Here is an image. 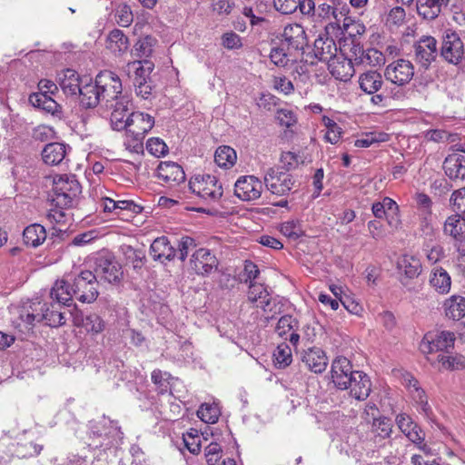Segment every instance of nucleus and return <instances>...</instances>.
Instances as JSON below:
<instances>
[{"label": "nucleus", "mask_w": 465, "mask_h": 465, "mask_svg": "<svg viewBox=\"0 0 465 465\" xmlns=\"http://www.w3.org/2000/svg\"><path fill=\"white\" fill-rule=\"evenodd\" d=\"M81 189L74 175H61L54 181L52 202L56 207L70 208L81 193Z\"/></svg>", "instance_id": "nucleus-1"}, {"label": "nucleus", "mask_w": 465, "mask_h": 465, "mask_svg": "<svg viewBox=\"0 0 465 465\" xmlns=\"http://www.w3.org/2000/svg\"><path fill=\"white\" fill-rule=\"evenodd\" d=\"M440 55L450 64L458 65L462 62L465 55V47L460 35L456 31L446 29L443 32Z\"/></svg>", "instance_id": "nucleus-2"}, {"label": "nucleus", "mask_w": 465, "mask_h": 465, "mask_svg": "<svg viewBox=\"0 0 465 465\" xmlns=\"http://www.w3.org/2000/svg\"><path fill=\"white\" fill-rule=\"evenodd\" d=\"M191 191L207 203H216L223 196L222 184L211 174L196 175L189 182Z\"/></svg>", "instance_id": "nucleus-3"}, {"label": "nucleus", "mask_w": 465, "mask_h": 465, "mask_svg": "<svg viewBox=\"0 0 465 465\" xmlns=\"http://www.w3.org/2000/svg\"><path fill=\"white\" fill-rule=\"evenodd\" d=\"M95 83L105 106H109V104L119 100L120 97H126L122 94L123 85L120 77L112 71L100 72L95 77Z\"/></svg>", "instance_id": "nucleus-4"}, {"label": "nucleus", "mask_w": 465, "mask_h": 465, "mask_svg": "<svg viewBox=\"0 0 465 465\" xmlns=\"http://www.w3.org/2000/svg\"><path fill=\"white\" fill-rule=\"evenodd\" d=\"M73 293L81 302L91 303L98 295L99 281L92 271H82L73 282Z\"/></svg>", "instance_id": "nucleus-5"}, {"label": "nucleus", "mask_w": 465, "mask_h": 465, "mask_svg": "<svg viewBox=\"0 0 465 465\" xmlns=\"http://www.w3.org/2000/svg\"><path fill=\"white\" fill-rule=\"evenodd\" d=\"M455 340L454 332L450 331L428 332L420 343V350L424 354L435 351L448 352L450 349H453Z\"/></svg>", "instance_id": "nucleus-6"}, {"label": "nucleus", "mask_w": 465, "mask_h": 465, "mask_svg": "<svg viewBox=\"0 0 465 465\" xmlns=\"http://www.w3.org/2000/svg\"><path fill=\"white\" fill-rule=\"evenodd\" d=\"M94 264V272H93L96 275L99 282L115 283L120 282L123 274L122 268L112 254H99L95 259Z\"/></svg>", "instance_id": "nucleus-7"}, {"label": "nucleus", "mask_w": 465, "mask_h": 465, "mask_svg": "<svg viewBox=\"0 0 465 465\" xmlns=\"http://www.w3.org/2000/svg\"><path fill=\"white\" fill-rule=\"evenodd\" d=\"M266 188L278 196L288 194L294 185L292 174L280 171L279 168H269L263 177Z\"/></svg>", "instance_id": "nucleus-8"}, {"label": "nucleus", "mask_w": 465, "mask_h": 465, "mask_svg": "<svg viewBox=\"0 0 465 465\" xmlns=\"http://www.w3.org/2000/svg\"><path fill=\"white\" fill-rule=\"evenodd\" d=\"M396 423L401 431L423 453L430 455V448L424 443L425 433L421 428L415 423L412 419L405 414L401 413L396 416Z\"/></svg>", "instance_id": "nucleus-9"}, {"label": "nucleus", "mask_w": 465, "mask_h": 465, "mask_svg": "<svg viewBox=\"0 0 465 465\" xmlns=\"http://www.w3.org/2000/svg\"><path fill=\"white\" fill-rule=\"evenodd\" d=\"M359 371L352 369V364L346 357H336L331 366V381L336 388L340 390H347L350 386V381L354 374Z\"/></svg>", "instance_id": "nucleus-10"}, {"label": "nucleus", "mask_w": 465, "mask_h": 465, "mask_svg": "<svg viewBox=\"0 0 465 465\" xmlns=\"http://www.w3.org/2000/svg\"><path fill=\"white\" fill-rule=\"evenodd\" d=\"M414 75V66L405 59H398L389 64L384 71L385 78L392 84L402 86L408 84Z\"/></svg>", "instance_id": "nucleus-11"}, {"label": "nucleus", "mask_w": 465, "mask_h": 465, "mask_svg": "<svg viewBox=\"0 0 465 465\" xmlns=\"http://www.w3.org/2000/svg\"><path fill=\"white\" fill-rule=\"evenodd\" d=\"M413 48L416 63L424 69H428L438 55L437 40L433 36L420 37Z\"/></svg>", "instance_id": "nucleus-12"}, {"label": "nucleus", "mask_w": 465, "mask_h": 465, "mask_svg": "<svg viewBox=\"0 0 465 465\" xmlns=\"http://www.w3.org/2000/svg\"><path fill=\"white\" fill-rule=\"evenodd\" d=\"M262 183L253 175H244L234 183V194L242 201H254L261 197Z\"/></svg>", "instance_id": "nucleus-13"}, {"label": "nucleus", "mask_w": 465, "mask_h": 465, "mask_svg": "<svg viewBox=\"0 0 465 465\" xmlns=\"http://www.w3.org/2000/svg\"><path fill=\"white\" fill-rule=\"evenodd\" d=\"M190 266L198 275H209L218 268V260L210 250L201 248L196 250L191 259Z\"/></svg>", "instance_id": "nucleus-14"}, {"label": "nucleus", "mask_w": 465, "mask_h": 465, "mask_svg": "<svg viewBox=\"0 0 465 465\" xmlns=\"http://www.w3.org/2000/svg\"><path fill=\"white\" fill-rule=\"evenodd\" d=\"M60 304L45 303L41 307V312L27 314L28 322H45L50 327H59L65 324L64 312H60Z\"/></svg>", "instance_id": "nucleus-15"}, {"label": "nucleus", "mask_w": 465, "mask_h": 465, "mask_svg": "<svg viewBox=\"0 0 465 465\" xmlns=\"http://www.w3.org/2000/svg\"><path fill=\"white\" fill-rule=\"evenodd\" d=\"M154 119L148 114L134 112L130 114L129 124L126 132L134 136L136 141L143 139L144 135L152 130Z\"/></svg>", "instance_id": "nucleus-16"}, {"label": "nucleus", "mask_w": 465, "mask_h": 465, "mask_svg": "<svg viewBox=\"0 0 465 465\" xmlns=\"http://www.w3.org/2000/svg\"><path fill=\"white\" fill-rule=\"evenodd\" d=\"M282 41L295 51H302L308 45L305 29L299 24L287 25L282 33Z\"/></svg>", "instance_id": "nucleus-17"}, {"label": "nucleus", "mask_w": 465, "mask_h": 465, "mask_svg": "<svg viewBox=\"0 0 465 465\" xmlns=\"http://www.w3.org/2000/svg\"><path fill=\"white\" fill-rule=\"evenodd\" d=\"M129 104L130 100L128 96L120 97L119 100L109 104L108 107L113 109L110 120L112 127L114 130H126L130 119V114H128Z\"/></svg>", "instance_id": "nucleus-18"}, {"label": "nucleus", "mask_w": 465, "mask_h": 465, "mask_svg": "<svg viewBox=\"0 0 465 465\" xmlns=\"http://www.w3.org/2000/svg\"><path fill=\"white\" fill-rule=\"evenodd\" d=\"M397 269L401 275V282L407 285L409 281L417 278L421 272V263L412 255H403L398 259Z\"/></svg>", "instance_id": "nucleus-19"}, {"label": "nucleus", "mask_w": 465, "mask_h": 465, "mask_svg": "<svg viewBox=\"0 0 465 465\" xmlns=\"http://www.w3.org/2000/svg\"><path fill=\"white\" fill-rule=\"evenodd\" d=\"M312 52L316 59L329 64L338 54V48L333 38L323 35L314 41Z\"/></svg>", "instance_id": "nucleus-20"}, {"label": "nucleus", "mask_w": 465, "mask_h": 465, "mask_svg": "<svg viewBox=\"0 0 465 465\" xmlns=\"http://www.w3.org/2000/svg\"><path fill=\"white\" fill-rule=\"evenodd\" d=\"M156 173L161 181L171 186L185 181V173L182 166L173 162H162Z\"/></svg>", "instance_id": "nucleus-21"}, {"label": "nucleus", "mask_w": 465, "mask_h": 465, "mask_svg": "<svg viewBox=\"0 0 465 465\" xmlns=\"http://www.w3.org/2000/svg\"><path fill=\"white\" fill-rule=\"evenodd\" d=\"M328 68L332 76L347 82L354 74V64L342 54H337L329 64Z\"/></svg>", "instance_id": "nucleus-22"}, {"label": "nucleus", "mask_w": 465, "mask_h": 465, "mask_svg": "<svg viewBox=\"0 0 465 465\" xmlns=\"http://www.w3.org/2000/svg\"><path fill=\"white\" fill-rule=\"evenodd\" d=\"M302 360L307 368L316 374L322 373L328 365L325 352L318 347L308 348L304 351Z\"/></svg>", "instance_id": "nucleus-23"}, {"label": "nucleus", "mask_w": 465, "mask_h": 465, "mask_svg": "<svg viewBox=\"0 0 465 465\" xmlns=\"http://www.w3.org/2000/svg\"><path fill=\"white\" fill-rule=\"evenodd\" d=\"M154 64L147 60H135L129 62L125 66V72L134 84L149 80V76L153 70Z\"/></svg>", "instance_id": "nucleus-24"}, {"label": "nucleus", "mask_w": 465, "mask_h": 465, "mask_svg": "<svg viewBox=\"0 0 465 465\" xmlns=\"http://www.w3.org/2000/svg\"><path fill=\"white\" fill-rule=\"evenodd\" d=\"M349 389L351 397L358 401H364L371 391V380L364 372L358 371L350 381Z\"/></svg>", "instance_id": "nucleus-25"}, {"label": "nucleus", "mask_w": 465, "mask_h": 465, "mask_svg": "<svg viewBox=\"0 0 465 465\" xmlns=\"http://www.w3.org/2000/svg\"><path fill=\"white\" fill-rule=\"evenodd\" d=\"M61 89L66 95L77 96L81 91L80 76L73 69H65L58 74Z\"/></svg>", "instance_id": "nucleus-26"}, {"label": "nucleus", "mask_w": 465, "mask_h": 465, "mask_svg": "<svg viewBox=\"0 0 465 465\" xmlns=\"http://www.w3.org/2000/svg\"><path fill=\"white\" fill-rule=\"evenodd\" d=\"M150 254L155 261L164 262L172 261L176 255V250L164 236L156 238L150 247Z\"/></svg>", "instance_id": "nucleus-27"}, {"label": "nucleus", "mask_w": 465, "mask_h": 465, "mask_svg": "<svg viewBox=\"0 0 465 465\" xmlns=\"http://www.w3.org/2000/svg\"><path fill=\"white\" fill-rule=\"evenodd\" d=\"M30 104L53 116L61 117L62 107L51 96L45 93H34L29 96Z\"/></svg>", "instance_id": "nucleus-28"}, {"label": "nucleus", "mask_w": 465, "mask_h": 465, "mask_svg": "<svg viewBox=\"0 0 465 465\" xmlns=\"http://www.w3.org/2000/svg\"><path fill=\"white\" fill-rule=\"evenodd\" d=\"M444 169L450 179L465 180V156L460 153L449 155L444 161Z\"/></svg>", "instance_id": "nucleus-29"}, {"label": "nucleus", "mask_w": 465, "mask_h": 465, "mask_svg": "<svg viewBox=\"0 0 465 465\" xmlns=\"http://www.w3.org/2000/svg\"><path fill=\"white\" fill-rule=\"evenodd\" d=\"M51 298L58 304L70 306L74 293H73V285H69L64 280H58L54 282L50 291Z\"/></svg>", "instance_id": "nucleus-30"}, {"label": "nucleus", "mask_w": 465, "mask_h": 465, "mask_svg": "<svg viewBox=\"0 0 465 465\" xmlns=\"http://www.w3.org/2000/svg\"><path fill=\"white\" fill-rule=\"evenodd\" d=\"M66 148L64 143H51L42 151L43 161L49 165L59 164L65 157Z\"/></svg>", "instance_id": "nucleus-31"}, {"label": "nucleus", "mask_w": 465, "mask_h": 465, "mask_svg": "<svg viewBox=\"0 0 465 465\" xmlns=\"http://www.w3.org/2000/svg\"><path fill=\"white\" fill-rule=\"evenodd\" d=\"M77 96H80V103L84 108H94L103 103L96 83L83 85Z\"/></svg>", "instance_id": "nucleus-32"}, {"label": "nucleus", "mask_w": 465, "mask_h": 465, "mask_svg": "<svg viewBox=\"0 0 465 465\" xmlns=\"http://www.w3.org/2000/svg\"><path fill=\"white\" fill-rule=\"evenodd\" d=\"M361 89L369 94H374L382 86V76L377 71H368L359 77Z\"/></svg>", "instance_id": "nucleus-33"}, {"label": "nucleus", "mask_w": 465, "mask_h": 465, "mask_svg": "<svg viewBox=\"0 0 465 465\" xmlns=\"http://www.w3.org/2000/svg\"><path fill=\"white\" fill-rule=\"evenodd\" d=\"M107 49L115 55H120L129 47L128 37L120 29L112 30L107 36Z\"/></svg>", "instance_id": "nucleus-34"}, {"label": "nucleus", "mask_w": 465, "mask_h": 465, "mask_svg": "<svg viewBox=\"0 0 465 465\" xmlns=\"http://www.w3.org/2000/svg\"><path fill=\"white\" fill-rule=\"evenodd\" d=\"M444 308L449 319L459 321L465 316V298L452 296L445 302Z\"/></svg>", "instance_id": "nucleus-35"}, {"label": "nucleus", "mask_w": 465, "mask_h": 465, "mask_svg": "<svg viewBox=\"0 0 465 465\" xmlns=\"http://www.w3.org/2000/svg\"><path fill=\"white\" fill-rule=\"evenodd\" d=\"M46 238V232L44 226L35 223L27 226L23 232V239L26 245L37 247Z\"/></svg>", "instance_id": "nucleus-36"}, {"label": "nucleus", "mask_w": 465, "mask_h": 465, "mask_svg": "<svg viewBox=\"0 0 465 465\" xmlns=\"http://www.w3.org/2000/svg\"><path fill=\"white\" fill-rule=\"evenodd\" d=\"M444 232L455 239H461L465 236V217L458 213L450 216L444 223Z\"/></svg>", "instance_id": "nucleus-37"}, {"label": "nucleus", "mask_w": 465, "mask_h": 465, "mask_svg": "<svg viewBox=\"0 0 465 465\" xmlns=\"http://www.w3.org/2000/svg\"><path fill=\"white\" fill-rule=\"evenodd\" d=\"M431 286L440 293H446L450 289V277L442 268H437L430 280Z\"/></svg>", "instance_id": "nucleus-38"}, {"label": "nucleus", "mask_w": 465, "mask_h": 465, "mask_svg": "<svg viewBox=\"0 0 465 465\" xmlns=\"http://www.w3.org/2000/svg\"><path fill=\"white\" fill-rule=\"evenodd\" d=\"M248 299L252 302H259L258 307L264 308L270 303L269 292L262 284L249 283Z\"/></svg>", "instance_id": "nucleus-39"}, {"label": "nucleus", "mask_w": 465, "mask_h": 465, "mask_svg": "<svg viewBox=\"0 0 465 465\" xmlns=\"http://www.w3.org/2000/svg\"><path fill=\"white\" fill-rule=\"evenodd\" d=\"M236 152L230 146H220L214 154L215 163L223 168L231 167L236 161Z\"/></svg>", "instance_id": "nucleus-40"}, {"label": "nucleus", "mask_w": 465, "mask_h": 465, "mask_svg": "<svg viewBox=\"0 0 465 465\" xmlns=\"http://www.w3.org/2000/svg\"><path fill=\"white\" fill-rule=\"evenodd\" d=\"M156 40L151 35H146L140 38L134 45L133 54L135 57L146 59L153 54V47Z\"/></svg>", "instance_id": "nucleus-41"}, {"label": "nucleus", "mask_w": 465, "mask_h": 465, "mask_svg": "<svg viewBox=\"0 0 465 465\" xmlns=\"http://www.w3.org/2000/svg\"><path fill=\"white\" fill-rule=\"evenodd\" d=\"M361 57L359 56L358 64L369 65V66H378L384 64L385 63V55L379 50L375 48H369L364 51V53L361 54Z\"/></svg>", "instance_id": "nucleus-42"}, {"label": "nucleus", "mask_w": 465, "mask_h": 465, "mask_svg": "<svg viewBox=\"0 0 465 465\" xmlns=\"http://www.w3.org/2000/svg\"><path fill=\"white\" fill-rule=\"evenodd\" d=\"M438 361L444 370L460 371L465 370V356L461 354L438 356Z\"/></svg>", "instance_id": "nucleus-43"}, {"label": "nucleus", "mask_w": 465, "mask_h": 465, "mask_svg": "<svg viewBox=\"0 0 465 465\" xmlns=\"http://www.w3.org/2000/svg\"><path fill=\"white\" fill-rule=\"evenodd\" d=\"M274 364L276 367L282 369L289 366L292 362V350L286 343L277 346L273 352Z\"/></svg>", "instance_id": "nucleus-44"}, {"label": "nucleus", "mask_w": 465, "mask_h": 465, "mask_svg": "<svg viewBox=\"0 0 465 465\" xmlns=\"http://www.w3.org/2000/svg\"><path fill=\"white\" fill-rule=\"evenodd\" d=\"M280 232L292 240H298L304 235V231L298 220H290L281 224Z\"/></svg>", "instance_id": "nucleus-45"}, {"label": "nucleus", "mask_w": 465, "mask_h": 465, "mask_svg": "<svg viewBox=\"0 0 465 465\" xmlns=\"http://www.w3.org/2000/svg\"><path fill=\"white\" fill-rule=\"evenodd\" d=\"M389 140V134L381 132H371L365 134L361 138L355 140L356 147L367 148L374 143L386 142Z\"/></svg>", "instance_id": "nucleus-46"}, {"label": "nucleus", "mask_w": 465, "mask_h": 465, "mask_svg": "<svg viewBox=\"0 0 465 465\" xmlns=\"http://www.w3.org/2000/svg\"><path fill=\"white\" fill-rule=\"evenodd\" d=\"M114 18L118 25L128 27L134 21V15L130 5L120 4L114 11Z\"/></svg>", "instance_id": "nucleus-47"}, {"label": "nucleus", "mask_w": 465, "mask_h": 465, "mask_svg": "<svg viewBox=\"0 0 465 465\" xmlns=\"http://www.w3.org/2000/svg\"><path fill=\"white\" fill-rule=\"evenodd\" d=\"M339 15H341V13H338V10L335 7L328 4H321L316 7V12L313 15L312 21L319 22L321 20H327L333 17L337 22H339Z\"/></svg>", "instance_id": "nucleus-48"}, {"label": "nucleus", "mask_w": 465, "mask_h": 465, "mask_svg": "<svg viewBox=\"0 0 465 465\" xmlns=\"http://www.w3.org/2000/svg\"><path fill=\"white\" fill-rule=\"evenodd\" d=\"M197 416L204 422L213 424L220 416V411L215 405L203 404L197 411Z\"/></svg>", "instance_id": "nucleus-49"}, {"label": "nucleus", "mask_w": 465, "mask_h": 465, "mask_svg": "<svg viewBox=\"0 0 465 465\" xmlns=\"http://www.w3.org/2000/svg\"><path fill=\"white\" fill-rule=\"evenodd\" d=\"M298 322L292 315H284L281 317L277 322L275 332L282 338L285 337L288 332L296 329Z\"/></svg>", "instance_id": "nucleus-50"}, {"label": "nucleus", "mask_w": 465, "mask_h": 465, "mask_svg": "<svg viewBox=\"0 0 465 465\" xmlns=\"http://www.w3.org/2000/svg\"><path fill=\"white\" fill-rule=\"evenodd\" d=\"M43 450V446L29 442L26 444H17L15 450V455L17 458L25 459L36 456L40 454Z\"/></svg>", "instance_id": "nucleus-51"}, {"label": "nucleus", "mask_w": 465, "mask_h": 465, "mask_svg": "<svg viewBox=\"0 0 465 465\" xmlns=\"http://www.w3.org/2000/svg\"><path fill=\"white\" fill-rule=\"evenodd\" d=\"M417 12L423 19L433 20L440 14L438 7L430 5L429 0H418Z\"/></svg>", "instance_id": "nucleus-52"}, {"label": "nucleus", "mask_w": 465, "mask_h": 465, "mask_svg": "<svg viewBox=\"0 0 465 465\" xmlns=\"http://www.w3.org/2000/svg\"><path fill=\"white\" fill-rule=\"evenodd\" d=\"M82 325L88 331L94 333L103 331L104 328V321L96 313L87 315L84 319H82Z\"/></svg>", "instance_id": "nucleus-53"}, {"label": "nucleus", "mask_w": 465, "mask_h": 465, "mask_svg": "<svg viewBox=\"0 0 465 465\" xmlns=\"http://www.w3.org/2000/svg\"><path fill=\"white\" fill-rule=\"evenodd\" d=\"M134 85L136 95L142 99L151 102L155 97L153 87L150 79L138 82L137 84H134Z\"/></svg>", "instance_id": "nucleus-54"}, {"label": "nucleus", "mask_w": 465, "mask_h": 465, "mask_svg": "<svg viewBox=\"0 0 465 465\" xmlns=\"http://www.w3.org/2000/svg\"><path fill=\"white\" fill-rule=\"evenodd\" d=\"M372 428L382 438L390 437L392 431V424L390 419L379 417L372 421Z\"/></svg>", "instance_id": "nucleus-55"}, {"label": "nucleus", "mask_w": 465, "mask_h": 465, "mask_svg": "<svg viewBox=\"0 0 465 465\" xmlns=\"http://www.w3.org/2000/svg\"><path fill=\"white\" fill-rule=\"evenodd\" d=\"M171 375L167 372H163L161 370H154L152 372V381L157 386L160 393H164L169 389V378Z\"/></svg>", "instance_id": "nucleus-56"}, {"label": "nucleus", "mask_w": 465, "mask_h": 465, "mask_svg": "<svg viewBox=\"0 0 465 465\" xmlns=\"http://www.w3.org/2000/svg\"><path fill=\"white\" fill-rule=\"evenodd\" d=\"M260 274V271L255 263H253L252 261H245L244 262V268L242 273L241 276V281L244 283H251L253 282V280H255L258 275Z\"/></svg>", "instance_id": "nucleus-57"}, {"label": "nucleus", "mask_w": 465, "mask_h": 465, "mask_svg": "<svg viewBox=\"0 0 465 465\" xmlns=\"http://www.w3.org/2000/svg\"><path fill=\"white\" fill-rule=\"evenodd\" d=\"M276 120L282 126L290 128L296 124L297 117L294 113L288 109H279L276 113Z\"/></svg>", "instance_id": "nucleus-58"}, {"label": "nucleus", "mask_w": 465, "mask_h": 465, "mask_svg": "<svg viewBox=\"0 0 465 465\" xmlns=\"http://www.w3.org/2000/svg\"><path fill=\"white\" fill-rule=\"evenodd\" d=\"M147 151L153 156L160 157L168 151L167 145L159 138H150L146 144Z\"/></svg>", "instance_id": "nucleus-59"}, {"label": "nucleus", "mask_w": 465, "mask_h": 465, "mask_svg": "<svg viewBox=\"0 0 465 465\" xmlns=\"http://www.w3.org/2000/svg\"><path fill=\"white\" fill-rule=\"evenodd\" d=\"M274 8L283 14H293L299 6V0H273Z\"/></svg>", "instance_id": "nucleus-60"}, {"label": "nucleus", "mask_w": 465, "mask_h": 465, "mask_svg": "<svg viewBox=\"0 0 465 465\" xmlns=\"http://www.w3.org/2000/svg\"><path fill=\"white\" fill-rule=\"evenodd\" d=\"M196 247V243L194 239L189 236H184L181 239L178 244V249L176 252L178 253V258L183 262L189 252Z\"/></svg>", "instance_id": "nucleus-61"}, {"label": "nucleus", "mask_w": 465, "mask_h": 465, "mask_svg": "<svg viewBox=\"0 0 465 465\" xmlns=\"http://www.w3.org/2000/svg\"><path fill=\"white\" fill-rule=\"evenodd\" d=\"M222 448L216 442H211L205 448V457L208 465H216L218 460L221 459Z\"/></svg>", "instance_id": "nucleus-62"}, {"label": "nucleus", "mask_w": 465, "mask_h": 465, "mask_svg": "<svg viewBox=\"0 0 465 465\" xmlns=\"http://www.w3.org/2000/svg\"><path fill=\"white\" fill-rule=\"evenodd\" d=\"M223 45L227 49H237L242 46L239 35L234 32H228L222 36Z\"/></svg>", "instance_id": "nucleus-63"}, {"label": "nucleus", "mask_w": 465, "mask_h": 465, "mask_svg": "<svg viewBox=\"0 0 465 465\" xmlns=\"http://www.w3.org/2000/svg\"><path fill=\"white\" fill-rule=\"evenodd\" d=\"M183 442L187 450L192 454H198L201 451V443L200 439L196 435H193L192 433H188L183 435Z\"/></svg>", "instance_id": "nucleus-64"}]
</instances>
